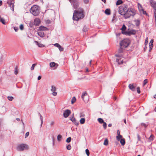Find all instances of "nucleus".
<instances>
[{"instance_id":"obj_7","label":"nucleus","mask_w":156,"mask_h":156,"mask_svg":"<svg viewBox=\"0 0 156 156\" xmlns=\"http://www.w3.org/2000/svg\"><path fill=\"white\" fill-rule=\"evenodd\" d=\"M129 45V41L128 40L125 39L122 41L120 43V47L124 48L127 47Z\"/></svg>"},{"instance_id":"obj_3","label":"nucleus","mask_w":156,"mask_h":156,"mask_svg":"<svg viewBox=\"0 0 156 156\" xmlns=\"http://www.w3.org/2000/svg\"><path fill=\"white\" fill-rule=\"evenodd\" d=\"M30 11V13L34 16H37L39 13L38 6L37 5H34L32 6Z\"/></svg>"},{"instance_id":"obj_32","label":"nucleus","mask_w":156,"mask_h":156,"mask_svg":"<svg viewBox=\"0 0 156 156\" xmlns=\"http://www.w3.org/2000/svg\"><path fill=\"white\" fill-rule=\"evenodd\" d=\"M62 138V136L60 134H59L58 135L57 137V140L58 141H60Z\"/></svg>"},{"instance_id":"obj_53","label":"nucleus","mask_w":156,"mask_h":156,"mask_svg":"<svg viewBox=\"0 0 156 156\" xmlns=\"http://www.w3.org/2000/svg\"><path fill=\"white\" fill-rule=\"evenodd\" d=\"M141 125L144 126L145 128L147 126V125L146 124L143 123H141Z\"/></svg>"},{"instance_id":"obj_48","label":"nucleus","mask_w":156,"mask_h":156,"mask_svg":"<svg viewBox=\"0 0 156 156\" xmlns=\"http://www.w3.org/2000/svg\"><path fill=\"white\" fill-rule=\"evenodd\" d=\"M29 134V132H27L25 135V138H26L28 136Z\"/></svg>"},{"instance_id":"obj_25","label":"nucleus","mask_w":156,"mask_h":156,"mask_svg":"<svg viewBox=\"0 0 156 156\" xmlns=\"http://www.w3.org/2000/svg\"><path fill=\"white\" fill-rule=\"evenodd\" d=\"M56 65V63L54 62H52L50 63V67L51 68L55 67Z\"/></svg>"},{"instance_id":"obj_27","label":"nucleus","mask_w":156,"mask_h":156,"mask_svg":"<svg viewBox=\"0 0 156 156\" xmlns=\"http://www.w3.org/2000/svg\"><path fill=\"white\" fill-rule=\"evenodd\" d=\"M85 119L84 118H81L80 121V123L81 124H84L85 122Z\"/></svg>"},{"instance_id":"obj_60","label":"nucleus","mask_w":156,"mask_h":156,"mask_svg":"<svg viewBox=\"0 0 156 156\" xmlns=\"http://www.w3.org/2000/svg\"><path fill=\"white\" fill-rule=\"evenodd\" d=\"M117 135H120V132L119 130H118L117 131Z\"/></svg>"},{"instance_id":"obj_38","label":"nucleus","mask_w":156,"mask_h":156,"mask_svg":"<svg viewBox=\"0 0 156 156\" xmlns=\"http://www.w3.org/2000/svg\"><path fill=\"white\" fill-rule=\"evenodd\" d=\"M66 148L68 150H70L71 149V146L70 144H69L66 146Z\"/></svg>"},{"instance_id":"obj_50","label":"nucleus","mask_w":156,"mask_h":156,"mask_svg":"<svg viewBox=\"0 0 156 156\" xmlns=\"http://www.w3.org/2000/svg\"><path fill=\"white\" fill-rule=\"evenodd\" d=\"M24 27L23 24H21L20 26V29L21 30H23V29Z\"/></svg>"},{"instance_id":"obj_19","label":"nucleus","mask_w":156,"mask_h":156,"mask_svg":"<svg viewBox=\"0 0 156 156\" xmlns=\"http://www.w3.org/2000/svg\"><path fill=\"white\" fill-rule=\"evenodd\" d=\"M38 35L41 37H43L44 36V33L42 31H39L37 33Z\"/></svg>"},{"instance_id":"obj_22","label":"nucleus","mask_w":156,"mask_h":156,"mask_svg":"<svg viewBox=\"0 0 156 156\" xmlns=\"http://www.w3.org/2000/svg\"><path fill=\"white\" fill-rule=\"evenodd\" d=\"M36 44L39 47H44V45L41 43H38L37 41H35Z\"/></svg>"},{"instance_id":"obj_37","label":"nucleus","mask_w":156,"mask_h":156,"mask_svg":"<svg viewBox=\"0 0 156 156\" xmlns=\"http://www.w3.org/2000/svg\"><path fill=\"white\" fill-rule=\"evenodd\" d=\"M71 137H69L66 140V142L67 143H69L71 142Z\"/></svg>"},{"instance_id":"obj_30","label":"nucleus","mask_w":156,"mask_h":156,"mask_svg":"<svg viewBox=\"0 0 156 156\" xmlns=\"http://www.w3.org/2000/svg\"><path fill=\"white\" fill-rule=\"evenodd\" d=\"M98 122L100 123H102L104 122L103 119H102L101 118H99L98 119Z\"/></svg>"},{"instance_id":"obj_63","label":"nucleus","mask_w":156,"mask_h":156,"mask_svg":"<svg viewBox=\"0 0 156 156\" xmlns=\"http://www.w3.org/2000/svg\"><path fill=\"white\" fill-rule=\"evenodd\" d=\"M147 47L145 45V46L144 48V51H145L147 49Z\"/></svg>"},{"instance_id":"obj_56","label":"nucleus","mask_w":156,"mask_h":156,"mask_svg":"<svg viewBox=\"0 0 156 156\" xmlns=\"http://www.w3.org/2000/svg\"><path fill=\"white\" fill-rule=\"evenodd\" d=\"M89 0H84V2L85 3L87 4L89 2Z\"/></svg>"},{"instance_id":"obj_13","label":"nucleus","mask_w":156,"mask_h":156,"mask_svg":"<svg viewBox=\"0 0 156 156\" xmlns=\"http://www.w3.org/2000/svg\"><path fill=\"white\" fill-rule=\"evenodd\" d=\"M74 115L73 114L72 117H70V120L71 121L76 125L78 126L79 125V122L77 121L76 119L74 117Z\"/></svg>"},{"instance_id":"obj_17","label":"nucleus","mask_w":156,"mask_h":156,"mask_svg":"<svg viewBox=\"0 0 156 156\" xmlns=\"http://www.w3.org/2000/svg\"><path fill=\"white\" fill-rule=\"evenodd\" d=\"M120 58H117L116 59V62H118L119 64H121L123 63V59L122 58L119 57Z\"/></svg>"},{"instance_id":"obj_59","label":"nucleus","mask_w":156,"mask_h":156,"mask_svg":"<svg viewBox=\"0 0 156 156\" xmlns=\"http://www.w3.org/2000/svg\"><path fill=\"white\" fill-rule=\"evenodd\" d=\"M153 47V46H149V51H151V50H152Z\"/></svg>"},{"instance_id":"obj_62","label":"nucleus","mask_w":156,"mask_h":156,"mask_svg":"<svg viewBox=\"0 0 156 156\" xmlns=\"http://www.w3.org/2000/svg\"><path fill=\"white\" fill-rule=\"evenodd\" d=\"M2 1L1 0H0V6L1 5H2Z\"/></svg>"},{"instance_id":"obj_5","label":"nucleus","mask_w":156,"mask_h":156,"mask_svg":"<svg viewBox=\"0 0 156 156\" xmlns=\"http://www.w3.org/2000/svg\"><path fill=\"white\" fill-rule=\"evenodd\" d=\"M126 28V26L124 25H123L122 26V28H121V30H122V34L126 35H130L131 34H134L135 33V31L133 30H131L129 31H125Z\"/></svg>"},{"instance_id":"obj_39","label":"nucleus","mask_w":156,"mask_h":156,"mask_svg":"<svg viewBox=\"0 0 156 156\" xmlns=\"http://www.w3.org/2000/svg\"><path fill=\"white\" fill-rule=\"evenodd\" d=\"M87 156H89L90 155V152L88 149H86L85 150Z\"/></svg>"},{"instance_id":"obj_20","label":"nucleus","mask_w":156,"mask_h":156,"mask_svg":"<svg viewBox=\"0 0 156 156\" xmlns=\"http://www.w3.org/2000/svg\"><path fill=\"white\" fill-rule=\"evenodd\" d=\"M119 141H120V143L123 146L125 145V139H121Z\"/></svg>"},{"instance_id":"obj_45","label":"nucleus","mask_w":156,"mask_h":156,"mask_svg":"<svg viewBox=\"0 0 156 156\" xmlns=\"http://www.w3.org/2000/svg\"><path fill=\"white\" fill-rule=\"evenodd\" d=\"M58 48L60 51H63L64 50L63 48H62L60 45Z\"/></svg>"},{"instance_id":"obj_36","label":"nucleus","mask_w":156,"mask_h":156,"mask_svg":"<svg viewBox=\"0 0 156 156\" xmlns=\"http://www.w3.org/2000/svg\"><path fill=\"white\" fill-rule=\"evenodd\" d=\"M8 99L10 101H12L14 99L13 97L12 96H8L7 97Z\"/></svg>"},{"instance_id":"obj_51","label":"nucleus","mask_w":156,"mask_h":156,"mask_svg":"<svg viewBox=\"0 0 156 156\" xmlns=\"http://www.w3.org/2000/svg\"><path fill=\"white\" fill-rule=\"evenodd\" d=\"M55 122L54 121H52L50 123V125L51 126H53Z\"/></svg>"},{"instance_id":"obj_40","label":"nucleus","mask_w":156,"mask_h":156,"mask_svg":"<svg viewBox=\"0 0 156 156\" xmlns=\"http://www.w3.org/2000/svg\"><path fill=\"white\" fill-rule=\"evenodd\" d=\"M36 65V64H32V65L31 67V70H34V67Z\"/></svg>"},{"instance_id":"obj_49","label":"nucleus","mask_w":156,"mask_h":156,"mask_svg":"<svg viewBox=\"0 0 156 156\" xmlns=\"http://www.w3.org/2000/svg\"><path fill=\"white\" fill-rule=\"evenodd\" d=\"M54 46L55 47H57V48H58L60 46V45L58 43H55L54 44Z\"/></svg>"},{"instance_id":"obj_8","label":"nucleus","mask_w":156,"mask_h":156,"mask_svg":"<svg viewBox=\"0 0 156 156\" xmlns=\"http://www.w3.org/2000/svg\"><path fill=\"white\" fill-rule=\"evenodd\" d=\"M137 4H138V8L140 15H141L142 14H144L147 15V13L146 11L144 10V9L141 5L139 3H137Z\"/></svg>"},{"instance_id":"obj_57","label":"nucleus","mask_w":156,"mask_h":156,"mask_svg":"<svg viewBox=\"0 0 156 156\" xmlns=\"http://www.w3.org/2000/svg\"><path fill=\"white\" fill-rule=\"evenodd\" d=\"M137 137L138 138V141H141L140 138V137L138 135H137Z\"/></svg>"},{"instance_id":"obj_26","label":"nucleus","mask_w":156,"mask_h":156,"mask_svg":"<svg viewBox=\"0 0 156 156\" xmlns=\"http://www.w3.org/2000/svg\"><path fill=\"white\" fill-rule=\"evenodd\" d=\"M116 139L118 141H119L120 139H121L122 138V135H118L116 136Z\"/></svg>"},{"instance_id":"obj_35","label":"nucleus","mask_w":156,"mask_h":156,"mask_svg":"<svg viewBox=\"0 0 156 156\" xmlns=\"http://www.w3.org/2000/svg\"><path fill=\"white\" fill-rule=\"evenodd\" d=\"M76 101V98L75 97H73L71 100V103L72 104L74 103Z\"/></svg>"},{"instance_id":"obj_34","label":"nucleus","mask_w":156,"mask_h":156,"mask_svg":"<svg viewBox=\"0 0 156 156\" xmlns=\"http://www.w3.org/2000/svg\"><path fill=\"white\" fill-rule=\"evenodd\" d=\"M148 37H147L145 40V41L144 43V44L146 46L148 43Z\"/></svg>"},{"instance_id":"obj_52","label":"nucleus","mask_w":156,"mask_h":156,"mask_svg":"<svg viewBox=\"0 0 156 156\" xmlns=\"http://www.w3.org/2000/svg\"><path fill=\"white\" fill-rule=\"evenodd\" d=\"M52 94L54 96H56L57 94V93L55 91H54L53 92Z\"/></svg>"},{"instance_id":"obj_47","label":"nucleus","mask_w":156,"mask_h":156,"mask_svg":"<svg viewBox=\"0 0 156 156\" xmlns=\"http://www.w3.org/2000/svg\"><path fill=\"white\" fill-rule=\"evenodd\" d=\"M140 88L139 87H137V93L140 94Z\"/></svg>"},{"instance_id":"obj_58","label":"nucleus","mask_w":156,"mask_h":156,"mask_svg":"<svg viewBox=\"0 0 156 156\" xmlns=\"http://www.w3.org/2000/svg\"><path fill=\"white\" fill-rule=\"evenodd\" d=\"M14 29L15 31H17L18 30V28L17 27H14Z\"/></svg>"},{"instance_id":"obj_4","label":"nucleus","mask_w":156,"mask_h":156,"mask_svg":"<svg viewBox=\"0 0 156 156\" xmlns=\"http://www.w3.org/2000/svg\"><path fill=\"white\" fill-rule=\"evenodd\" d=\"M29 148L28 145L24 144L19 145L17 147V150L19 151H22L24 150H28Z\"/></svg>"},{"instance_id":"obj_44","label":"nucleus","mask_w":156,"mask_h":156,"mask_svg":"<svg viewBox=\"0 0 156 156\" xmlns=\"http://www.w3.org/2000/svg\"><path fill=\"white\" fill-rule=\"evenodd\" d=\"M103 123V126L104 127V129H105L107 127V124L105 122H104Z\"/></svg>"},{"instance_id":"obj_61","label":"nucleus","mask_w":156,"mask_h":156,"mask_svg":"<svg viewBox=\"0 0 156 156\" xmlns=\"http://www.w3.org/2000/svg\"><path fill=\"white\" fill-rule=\"evenodd\" d=\"M41 76H39L37 78V79L38 80H40L41 79Z\"/></svg>"},{"instance_id":"obj_24","label":"nucleus","mask_w":156,"mask_h":156,"mask_svg":"<svg viewBox=\"0 0 156 156\" xmlns=\"http://www.w3.org/2000/svg\"><path fill=\"white\" fill-rule=\"evenodd\" d=\"M0 22H1L3 24H5V20L2 18L1 16L0 15Z\"/></svg>"},{"instance_id":"obj_42","label":"nucleus","mask_w":156,"mask_h":156,"mask_svg":"<svg viewBox=\"0 0 156 156\" xmlns=\"http://www.w3.org/2000/svg\"><path fill=\"white\" fill-rule=\"evenodd\" d=\"M148 82V80L147 79H145L143 83V85L144 86L145 85H146Z\"/></svg>"},{"instance_id":"obj_55","label":"nucleus","mask_w":156,"mask_h":156,"mask_svg":"<svg viewBox=\"0 0 156 156\" xmlns=\"http://www.w3.org/2000/svg\"><path fill=\"white\" fill-rule=\"evenodd\" d=\"M154 16L155 18V20H156V11H154Z\"/></svg>"},{"instance_id":"obj_54","label":"nucleus","mask_w":156,"mask_h":156,"mask_svg":"<svg viewBox=\"0 0 156 156\" xmlns=\"http://www.w3.org/2000/svg\"><path fill=\"white\" fill-rule=\"evenodd\" d=\"M140 24V22L139 20H137V29L138 28V26Z\"/></svg>"},{"instance_id":"obj_15","label":"nucleus","mask_w":156,"mask_h":156,"mask_svg":"<svg viewBox=\"0 0 156 156\" xmlns=\"http://www.w3.org/2000/svg\"><path fill=\"white\" fill-rule=\"evenodd\" d=\"M128 87L132 91H134L136 89V86H134L133 84H129Z\"/></svg>"},{"instance_id":"obj_14","label":"nucleus","mask_w":156,"mask_h":156,"mask_svg":"<svg viewBox=\"0 0 156 156\" xmlns=\"http://www.w3.org/2000/svg\"><path fill=\"white\" fill-rule=\"evenodd\" d=\"M151 5L154 9V11H156V2L153 0H151L150 1Z\"/></svg>"},{"instance_id":"obj_43","label":"nucleus","mask_w":156,"mask_h":156,"mask_svg":"<svg viewBox=\"0 0 156 156\" xmlns=\"http://www.w3.org/2000/svg\"><path fill=\"white\" fill-rule=\"evenodd\" d=\"M18 73V70L17 67H16L15 68V71L14 72V73L16 75H17Z\"/></svg>"},{"instance_id":"obj_46","label":"nucleus","mask_w":156,"mask_h":156,"mask_svg":"<svg viewBox=\"0 0 156 156\" xmlns=\"http://www.w3.org/2000/svg\"><path fill=\"white\" fill-rule=\"evenodd\" d=\"M83 30L85 32H86V31H87V27L84 26L83 29Z\"/></svg>"},{"instance_id":"obj_6","label":"nucleus","mask_w":156,"mask_h":156,"mask_svg":"<svg viewBox=\"0 0 156 156\" xmlns=\"http://www.w3.org/2000/svg\"><path fill=\"white\" fill-rule=\"evenodd\" d=\"M128 9L126 5L120 6L119 8V12L121 15H123L124 14H125V12L128 11Z\"/></svg>"},{"instance_id":"obj_10","label":"nucleus","mask_w":156,"mask_h":156,"mask_svg":"<svg viewBox=\"0 0 156 156\" xmlns=\"http://www.w3.org/2000/svg\"><path fill=\"white\" fill-rule=\"evenodd\" d=\"M82 98L85 102H87L89 100L88 96L86 92H84L82 95Z\"/></svg>"},{"instance_id":"obj_41","label":"nucleus","mask_w":156,"mask_h":156,"mask_svg":"<svg viewBox=\"0 0 156 156\" xmlns=\"http://www.w3.org/2000/svg\"><path fill=\"white\" fill-rule=\"evenodd\" d=\"M153 39H152L151 41H150L149 43V46H153Z\"/></svg>"},{"instance_id":"obj_9","label":"nucleus","mask_w":156,"mask_h":156,"mask_svg":"<svg viewBox=\"0 0 156 156\" xmlns=\"http://www.w3.org/2000/svg\"><path fill=\"white\" fill-rule=\"evenodd\" d=\"M7 3L8 4L9 6L11 8V10L13 12L14 11V0H8Z\"/></svg>"},{"instance_id":"obj_12","label":"nucleus","mask_w":156,"mask_h":156,"mask_svg":"<svg viewBox=\"0 0 156 156\" xmlns=\"http://www.w3.org/2000/svg\"><path fill=\"white\" fill-rule=\"evenodd\" d=\"M71 112L69 109H67L65 110L63 114V116L64 118H67L69 115L71 114Z\"/></svg>"},{"instance_id":"obj_21","label":"nucleus","mask_w":156,"mask_h":156,"mask_svg":"<svg viewBox=\"0 0 156 156\" xmlns=\"http://www.w3.org/2000/svg\"><path fill=\"white\" fill-rule=\"evenodd\" d=\"M38 115L40 117V119L41 121V127L42 126L43 122V117L39 112H38Z\"/></svg>"},{"instance_id":"obj_2","label":"nucleus","mask_w":156,"mask_h":156,"mask_svg":"<svg viewBox=\"0 0 156 156\" xmlns=\"http://www.w3.org/2000/svg\"><path fill=\"white\" fill-rule=\"evenodd\" d=\"M136 14V11L132 8L128 9L125 14H124V17L126 19L129 18L131 16H133Z\"/></svg>"},{"instance_id":"obj_11","label":"nucleus","mask_w":156,"mask_h":156,"mask_svg":"<svg viewBox=\"0 0 156 156\" xmlns=\"http://www.w3.org/2000/svg\"><path fill=\"white\" fill-rule=\"evenodd\" d=\"M124 48L122 47H120V48L118 50V54H116L115 56L118 57H121L122 56V55L121 54L123 52V50Z\"/></svg>"},{"instance_id":"obj_33","label":"nucleus","mask_w":156,"mask_h":156,"mask_svg":"<svg viewBox=\"0 0 156 156\" xmlns=\"http://www.w3.org/2000/svg\"><path fill=\"white\" fill-rule=\"evenodd\" d=\"M78 4L77 3H74L73 4V7L75 9H78V8H77L78 7Z\"/></svg>"},{"instance_id":"obj_28","label":"nucleus","mask_w":156,"mask_h":156,"mask_svg":"<svg viewBox=\"0 0 156 156\" xmlns=\"http://www.w3.org/2000/svg\"><path fill=\"white\" fill-rule=\"evenodd\" d=\"M104 144L105 145H107L108 144V140L107 138L105 139L104 143Z\"/></svg>"},{"instance_id":"obj_29","label":"nucleus","mask_w":156,"mask_h":156,"mask_svg":"<svg viewBox=\"0 0 156 156\" xmlns=\"http://www.w3.org/2000/svg\"><path fill=\"white\" fill-rule=\"evenodd\" d=\"M51 87V90L52 92H53L55 91H56V88L55 86H52Z\"/></svg>"},{"instance_id":"obj_1","label":"nucleus","mask_w":156,"mask_h":156,"mask_svg":"<svg viewBox=\"0 0 156 156\" xmlns=\"http://www.w3.org/2000/svg\"><path fill=\"white\" fill-rule=\"evenodd\" d=\"M83 11L81 8H79L74 11L73 16V20H77L80 19H82L84 17Z\"/></svg>"},{"instance_id":"obj_18","label":"nucleus","mask_w":156,"mask_h":156,"mask_svg":"<svg viewBox=\"0 0 156 156\" xmlns=\"http://www.w3.org/2000/svg\"><path fill=\"white\" fill-rule=\"evenodd\" d=\"M39 30L41 31H46L48 30V29L46 27L41 26L39 27Z\"/></svg>"},{"instance_id":"obj_23","label":"nucleus","mask_w":156,"mask_h":156,"mask_svg":"<svg viewBox=\"0 0 156 156\" xmlns=\"http://www.w3.org/2000/svg\"><path fill=\"white\" fill-rule=\"evenodd\" d=\"M105 13L107 15H109L111 14L110 10L109 9H107L105 11Z\"/></svg>"},{"instance_id":"obj_64","label":"nucleus","mask_w":156,"mask_h":156,"mask_svg":"<svg viewBox=\"0 0 156 156\" xmlns=\"http://www.w3.org/2000/svg\"><path fill=\"white\" fill-rule=\"evenodd\" d=\"M112 126V125L111 123L109 124L108 125V127H111Z\"/></svg>"},{"instance_id":"obj_16","label":"nucleus","mask_w":156,"mask_h":156,"mask_svg":"<svg viewBox=\"0 0 156 156\" xmlns=\"http://www.w3.org/2000/svg\"><path fill=\"white\" fill-rule=\"evenodd\" d=\"M40 22V20L38 18H36L34 20V23L35 25L38 26Z\"/></svg>"},{"instance_id":"obj_31","label":"nucleus","mask_w":156,"mask_h":156,"mask_svg":"<svg viewBox=\"0 0 156 156\" xmlns=\"http://www.w3.org/2000/svg\"><path fill=\"white\" fill-rule=\"evenodd\" d=\"M122 3V0H118L116 2V5H119Z\"/></svg>"}]
</instances>
